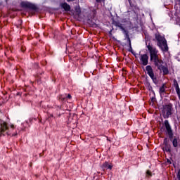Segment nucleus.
<instances>
[{"mask_svg":"<svg viewBox=\"0 0 180 180\" xmlns=\"http://www.w3.org/2000/svg\"><path fill=\"white\" fill-rule=\"evenodd\" d=\"M176 22L177 25H180V18L179 17L176 18Z\"/></svg>","mask_w":180,"mask_h":180,"instance_id":"c756f323","label":"nucleus"},{"mask_svg":"<svg viewBox=\"0 0 180 180\" xmlns=\"http://www.w3.org/2000/svg\"><path fill=\"white\" fill-rule=\"evenodd\" d=\"M101 168L102 169H103V171H105V169H112V168H113V166L109 165L108 162H105L104 163H103Z\"/></svg>","mask_w":180,"mask_h":180,"instance_id":"dca6fc26","label":"nucleus"},{"mask_svg":"<svg viewBox=\"0 0 180 180\" xmlns=\"http://www.w3.org/2000/svg\"><path fill=\"white\" fill-rule=\"evenodd\" d=\"M68 12H72L73 16H79V15H81L79 4L75 3L72 10H71V6L68 5Z\"/></svg>","mask_w":180,"mask_h":180,"instance_id":"6e6552de","label":"nucleus"},{"mask_svg":"<svg viewBox=\"0 0 180 180\" xmlns=\"http://www.w3.org/2000/svg\"><path fill=\"white\" fill-rule=\"evenodd\" d=\"M87 23L90 27H98V19H96V11L87 13Z\"/></svg>","mask_w":180,"mask_h":180,"instance_id":"39448f33","label":"nucleus"},{"mask_svg":"<svg viewBox=\"0 0 180 180\" xmlns=\"http://www.w3.org/2000/svg\"><path fill=\"white\" fill-rule=\"evenodd\" d=\"M167 160V162L169 165H171V164H172V162H171V160L168 158L166 159Z\"/></svg>","mask_w":180,"mask_h":180,"instance_id":"7c9ffc66","label":"nucleus"},{"mask_svg":"<svg viewBox=\"0 0 180 180\" xmlns=\"http://www.w3.org/2000/svg\"><path fill=\"white\" fill-rule=\"evenodd\" d=\"M146 46L149 51L150 61H153L155 67H156L158 70H161V68L164 65V60L160 59L158 56V50L153 47L150 43L147 44V42H146Z\"/></svg>","mask_w":180,"mask_h":180,"instance_id":"f257e3e1","label":"nucleus"},{"mask_svg":"<svg viewBox=\"0 0 180 180\" xmlns=\"http://www.w3.org/2000/svg\"><path fill=\"white\" fill-rule=\"evenodd\" d=\"M70 120H72V117H71V114H69V116H68V121L70 122Z\"/></svg>","mask_w":180,"mask_h":180,"instance_id":"f704fd0d","label":"nucleus"},{"mask_svg":"<svg viewBox=\"0 0 180 180\" xmlns=\"http://www.w3.org/2000/svg\"><path fill=\"white\" fill-rule=\"evenodd\" d=\"M165 130V129H164V127H161L160 129V131L161 133H164Z\"/></svg>","mask_w":180,"mask_h":180,"instance_id":"473e14b6","label":"nucleus"},{"mask_svg":"<svg viewBox=\"0 0 180 180\" xmlns=\"http://www.w3.org/2000/svg\"><path fill=\"white\" fill-rule=\"evenodd\" d=\"M61 6L63 9H64V11H65L66 12L68 11V4H67V3L62 4Z\"/></svg>","mask_w":180,"mask_h":180,"instance_id":"aec40b11","label":"nucleus"},{"mask_svg":"<svg viewBox=\"0 0 180 180\" xmlns=\"http://www.w3.org/2000/svg\"><path fill=\"white\" fill-rule=\"evenodd\" d=\"M175 89H176V92L177 95H179V94H180L179 86L175 87Z\"/></svg>","mask_w":180,"mask_h":180,"instance_id":"bb28decb","label":"nucleus"},{"mask_svg":"<svg viewBox=\"0 0 180 180\" xmlns=\"http://www.w3.org/2000/svg\"><path fill=\"white\" fill-rule=\"evenodd\" d=\"M179 99L180 100V93L179 94H177Z\"/></svg>","mask_w":180,"mask_h":180,"instance_id":"4c0bfd02","label":"nucleus"},{"mask_svg":"<svg viewBox=\"0 0 180 180\" xmlns=\"http://www.w3.org/2000/svg\"><path fill=\"white\" fill-rule=\"evenodd\" d=\"M112 32H113V28H112L109 32H108V34H109V37H112V39H113V40H115L117 41L118 43H120V46H122V47H124V46H126V43H122V41L116 39V38H115V37H112L113 34H112Z\"/></svg>","mask_w":180,"mask_h":180,"instance_id":"ddd939ff","label":"nucleus"},{"mask_svg":"<svg viewBox=\"0 0 180 180\" xmlns=\"http://www.w3.org/2000/svg\"><path fill=\"white\" fill-rule=\"evenodd\" d=\"M127 43H128V47H129L128 51L129 53H131V54L134 56L135 58H137V53H136L134 51H133V47H131V41H129Z\"/></svg>","mask_w":180,"mask_h":180,"instance_id":"4468645a","label":"nucleus"},{"mask_svg":"<svg viewBox=\"0 0 180 180\" xmlns=\"http://www.w3.org/2000/svg\"><path fill=\"white\" fill-rule=\"evenodd\" d=\"M97 4H101V2H105V0H96Z\"/></svg>","mask_w":180,"mask_h":180,"instance_id":"2f4dec72","label":"nucleus"},{"mask_svg":"<svg viewBox=\"0 0 180 180\" xmlns=\"http://www.w3.org/2000/svg\"><path fill=\"white\" fill-rule=\"evenodd\" d=\"M157 40V46L163 51V53H167L168 51V44H167V39L165 37L161 36L160 33L155 34V39H153V41Z\"/></svg>","mask_w":180,"mask_h":180,"instance_id":"7ed1b4c3","label":"nucleus"},{"mask_svg":"<svg viewBox=\"0 0 180 180\" xmlns=\"http://www.w3.org/2000/svg\"><path fill=\"white\" fill-rule=\"evenodd\" d=\"M177 179L179 180H180V169H179L178 173H177Z\"/></svg>","mask_w":180,"mask_h":180,"instance_id":"72a5a7b5","label":"nucleus"},{"mask_svg":"<svg viewBox=\"0 0 180 180\" xmlns=\"http://www.w3.org/2000/svg\"><path fill=\"white\" fill-rule=\"evenodd\" d=\"M68 110L70 111V110H71V109H69Z\"/></svg>","mask_w":180,"mask_h":180,"instance_id":"c03bdc74","label":"nucleus"},{"mask_svg":"<svg viewBox=\"0 0 180 180\" xmlns=\"http://www.w3.org/2000/svg\"><path fill=\"white\" fill-rule=\"evenodd\" d=\"M159 71H162L163 75H168L169 74V70L168 69V65L166 64V65H163L162 67L159 69Z\"/></svg>","mask_w":180,"mask_h":180,"instance_id":"f8f14e48","label":"nucleus"},{"mask_svg":"<svg viewBox=\"0 0 180 180\" xmlns=\"http://www.w3.org/2000/svg\"><path fill=\"white\" fill-rule=\"evenodd\" d=\"M147 89H148L150 92H152V94H155V91H154V90L153 89V86H149L148 87H146Z\"/></svg>","mask_w":180,"mask_h":180,"instance_id":"4be33fe9","label":"nucleus"},{"mask_svg":"<svg viewBox=\"0 0 180 180\" xmlns=\"http://www.w3.org/2000/svg\"><path fill=\"white\" fill-rule=\"evenodd\" d=\"M74 116H77L75 114H73V117H74Z\"/></svg>","mask_w":180,"mask_h":180,"instance_id":"ea45409f","label":"nucleus"},{"mask_svg":"<svg viewBox=\"0 0 180 180\" xmlns=\"http://www.w3.org/2000/svg\"><path fill=\"white\" fill-rule=\"evenodd\" d=\"M71 1H74V0H68V2H71Z\"/></svg>","mask_w":180,"mask_h":180,"instance_id":"58836bf2","label":"nucleus"},{"mask_svg":"<svg viewBox=\"0 0 180 180\" xmlns=\"http://www.w3.org/2000/svg\"><path fill=\"white\" fill-rule=\"evenodd\" d=\"M141 63L142 64V65H148V55H147V53L145 54H142L141 56Z\"/></svg>","mask_w":180,"mask_h":180,"instance_id":"9b49d317","label":"nucleus"},{"mask_svg":"<svg viewBox=\"0 0 180 180\" xmlns=\"http://www.w3.org/2000/svg\"><path fill=\"white\" fill-rule=\"evenodd\" d=\"M112 25H115L116 27H119L122 30V32L124 30V27H123V25L119 21L112 20Z\"/></svg>","mask_w":180,"mask_h":180,"instance_id":"2eb2a0df","label":"nucleus"},{"mask_svg":"<svg viewBox=\"0 0 180 180\" xmlns=\"http://www.w3.org/2000/svg\"><path fill=\"white\" fill-rule=\"evenodd\" d=\"M164 126L166 129L165 133L169 137V140L172 141L173 147H178V140H179V137H174V130H172V128L171 127V124H169V122L168 121V120H165Z\"/></svg>","mask_w":180,"mask_h":180,"instance_id":"f03ea898","label":"nucleus"},{"mask_svg":"<svg viewBox=\"0 0 180 180\" xmlns=\"http://www.w3.org/2000/svg\"><path fill=\"white\" fill-rule=\"evenodd\" d=\"M69 108L70 109H72V108H74V104L71 102H69Z\"/></svg>","mask_w":180,"mask_h":180,"instance_id":"c85d7f7f","label":"nucleus"},{"mask_svg":"<svg viewBox=\"0 0 180 180\" xmlns=\"http://www.w3.org/2000/svg\"><path fill=\"white\" fill-rule=\"evenodd\" d=\"M71 34H72V32H70Z\"/></svg>","mask_w":180,"mask_h":180,"instance_id":"79ce46f5","label":"nucleus"},{"mask_svg":"<svg viewBox=\"0 0 180 180\" xmlns=\"http://www.w3.org/2000/svg\"><path fill=\"white\" fill-rule=\"evenodd\" d=\"M163 151H166L167 153H171V148H163Z\"/></svg>","mask_w":180,"mask_h":180,"instance_id":"5701e85b","label":"nucleus"},{"mask_svg":"<svg viewBox=\"0 0 180 180\" xmlns=\"http://www.w3.org/2000/svg\"><path fill=\"white\" fill-rule=\"evenodd\" d=\"M163 145L166 148H171V145L168 143V138H165L163 140Z\"/></svg>","mask_w":180,"mask_h":180,"instance_id":"6ab92c4d","label":"nucleus"},{"mask_svg":"<svg viewBox=\"0 0 180 180\" xmlns=\"http://www.w3.org/2000/svg\"><path fill=\"white\" fill-rule=\"evenodd\" d=\"M22 8H28L29 9H37L36 5L28 2V1H22L20 4Z\"/></svg>","mask_w":180,"mask_h":180,"instance_id":"9d476101","label":"nucleus"},{"mask_svg":"<svg viewBox=\"0 0 180 180\" xmlns=\"http://www.w3.org/2000/svg\"><path fill=\"white\" fill-rule=\"evenodd\" d=\"M70 39H72V36H70Z\"/></svg>","mask_w":180,"mask_h":180,"instance_id":"a19ab883","label":"nucleus"},{"mask_svg":"<svg viewBox=\"0 0 180 180\" xmlns=\"http://www.w3.org/2000/svg\"><path fill=\"white\" fill-rule=\"evenodd\" d=\"M146 70L147 71L148 75L152 79L153 84H155V85H158V79H157V76L154 75V70H153V67H151V65H147L146 67Z\"/></svg>","mask_w":180,"mask_h":180,"instance_id":"423d86ee","label":"nucleus"},{"mask_svg":"<svg viewBox=\"0 0 180 180\" xmlns=\"http://www.w3.org/2000/svg\"><path fill=\"white\" fill-rule=\"evenodd\" d=\"M146 175H148V176H153V173H151V172L150 170H148L146 172Z\"/></svg>","mask_w":180,"mask_h":180,"instance_id":"a878e982","label":"nucleus"},{"mask_svg":"<svg viewBox=\"0 0 180 180\" xmlns=\"http://www.w3.org/2000/svg\"><path fill=\"white\" fill-rule=\"evenodd\" d=\"M13 127H14L13 124H11V130H13Z\"/></svg>","mask_w":180,"mask_h":180,"instance_id":"c9c22d12","label":"nucleus"},{"mask_svg":"<svg viewBox=\"0 0 180 180\" xmlns=\"http://www.w3.org/2000/svg\"><path fill=\"white\" fill-rule=\"evenodd\" d=\"M173 105L171 103L167 104H164L160 108V110L162 112V115L165 119H169V116H172L174 112V108H172Z\"/></svg>","mask_w":180,"mask_h":180,"instance_id":"20e7f679","label":"nucleus"},{"mask_svg":"<svg viewBox=\"0 0 180 180\" xmlns=\"http://www.w3.org/2000/svg\"><path fill=\"white\" fill-rule=\"evenodd\" d=\"M127 1L129 4L130 8H134V9L132 10V12H134V13H135V15L138 16L139 13H137V11H140V8H139L137 5H136V0H127Z\"/></svg>","mask_w":180,"mask_h":180,"instance_id":"1a4fd4ad","label":"nucleus"},{"mask_svg":"<svg viewBox=\"0 0 180 180\" xmlns=\"http://www.w3.org/2000/svg\"><path fill=\"white\" fill-rule=\"evenodd\" d=\"M4 133L11 134V129H9L8 124L5 121L0 120V136Z\"/></svg>","mask_w":180,"mask_h":180,"instance_id":"0eeeda50","label":"nucleus"},{"mask_svg":"<svg viewBox=\"0 0 180 180\" xmlns=\"http://www.w3.org/2000/svg\"><path fill=\"white\" fill-rule=\"evenodd\" d=\"M165 88H167V86H165V83H163L159 89L160 95H162L165 92Z\"/></svg>","mask_w":180,"mask_h":180,"instance_id":"a211bd4d","label":"nucleus"},{"mask_svg":"<svg viewBox=\"0 0 180 180\" xmlns=\"http://www.w3.org/2000/svg\"><path fill=\"white\" fill-rule=\"evenodd\" d=\"M122 32L125 36V39H127V41H131V40L130 39V35H129V31L124 29V30H122Z\"/></svg>","mask_w":180,"mask_h":180,"instance_id":"f3484780","label":"nucleus"},{"mask_svg":"<svg viewBox=\"0 0 180 180\" xmlns=\"http://www.w3.org/2000/svg\"><path fill=\"white\" fill-rule=\"evenodd\" d=\"M151 101L154 102L155 101V93L153 94V96L150 98Z\"/></svg>","mask_w":180,"mask_h":180,"instance_id":"393cba45","label":"nucleus"},{"mask_svg":"<svg viewBox=\"0 0 180 180\" xmlns=\"http://www.w3.org/2000/svg\"><path fill=\"white\" fill-rule=\"evenodd\" d=\"M173 82V86H174V88L179 86V84H178V81H176V79H174Z\"/></svg>","mask_w":180,"mask_h":180,"instance_id":"412c9836","label":"nucleus"},{"mask_svg":"<svg viewBox=\"0 0 180 180\" xmlns=\"http://www.w3.org/2000/svg\"><path fill=\"white\" fill-rule=\"evenodd\" d=\"M71 98H72V97L71 96V94H68V99H71Z\"/></svg>","mask_w":180,"mask_h":180,"instance_id":"e433bc0d","label":"nucleus"},{"mask_svg":"<svg viewBox=\"0 0 180 180\" xmlns=\"http://www.w3.org/2000/svg\"><path fill=\"white\" fill-rule=\"evenodd\" d=\"M173 165H174V167H175V165H174V164H173Z\"/></svg>","mask_w":180,"mask_h":180,"instance_id":"37998d69","label":"nucleus"},{"mask_svg":"<svg viewBox=\"0 0 180 180\" xmlns=\"http://www.w3.org/2000/svg\"><path fill=\"white\" fill-rule=\"evenodd\" d=\"M145 85H146V88H148V86H151V84H150V82H148V80H146Z\"/></svg>","mask_w":180,"mask_h":180,"instance_id":"b1692460","label":"nucleus"},{"mask_svg":"<svg viewBox=\"0 0 180 180\" xmlns=\"http://www.w3.org/2000/svg\"><path fill=\"white\" fill-rule=\"evenodd\" d=\"M176 1V5L174 6V8H176V5H179L180 6V0H175Z\"/></svg>","mask_w":180,"mask_h":180,"instance_id":"cd10ccee","label":"nucleus"}]
</instances>
